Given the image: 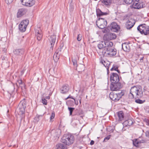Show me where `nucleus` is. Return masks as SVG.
<instances>
[{
  "instance_id": "nucleus-1",
  "label": "nucleus",
  "mask_w": 149,
  "mask_h": 149,
  "mask_svg": "<svg viewBox=\"0 0 149 149\" xmlns=\"http://www.w3.org/2000/svg\"><path fill=\"white\" fill-rule=\"evenodd\" d=\"M143 95L142 87L140 86H134L131 87L129 94L128 97L130 99H132L134 97L140 98Z\"/></svg>"
},
{
  "instance_id": "nucleus-2",
  "label": "nucleus",
  "mask_w": 149,
  "mask_h": 149,
  "mask_svg": "<svg viewBox=\"0 0 149 149\" xmlns=\"http://www.w3.org/2000/svg\"><path fill=\"white\" fill-rule=\"evenodd\" d=\"M74 136L71 134H64L62 137L61 141L65 145L69 146L74 142Z\"/></svg>"
},
{
  "instance_id": "nucleus-3",
  "label": "nucleus",
  "mask_w": 149,
  "mask_h": 149,
  "mask_svg": "<svg viewBox=\"0 0 149 149\" xmlns=\"http://www.w3.org/2000/svg\"><path fill=\"white\" fill-rule=\"evenodd\" d=\"M124 94V92L123 91H120L118 93L112 92L109 94V97L113 101L116 102L119 100Z\"/></svg>"
},
{
  "instance_id": "nucleus-4",
  "label": "nucleus",
  "mask_w": 149,
  "mask_h": 149,
  "mask_svg": "<svg viewBox=\"0 0 149 149\" xmlns=\"http://www.w3.org/2000/svg\"><path fill=\"white\" fill-rule=\"evenodd\" d=\"M137 29L142 34H149V26L145 24H141L137 27Z\"/></svg>"
},
{
  "instance_id": "nucleus-5",
  "label": "nucleus",
  "mask_w": 149,
  "mask_h": 149,
  "mask_svg": "<svg viewBox=\"0 0 149 149\" xmlns=\"http://www.w3.org/2000/svg\"><path fill=\"white\" fill-rule=\"evenodd\" d=\"M107 24L106 20L102 18H99L96 22L97 26L101 29L104 28L106 26Z\"/></svg>"
},
{
  "instance_id": "nucleus-6",
  "label": "nucleus",
  "mask_w": 149,
  "mask_h": 149,
  "mask_svg": "<svg viewBox=\"0 0 149 149\" xmlns=\"http://www.w3.org/2000/svg\"><path fill=\"white\" fill-rule=\"evenodd\" d=\"M102 53L103 55L107 56H113L116 53V51L112 48L107 49V50L104 49Z\"/></svg>"
},
{
  "instance_id": "nucleus-7",
  "label": "nucleus",
  "mask_w": 149,
  "mask_h": 149,
  "mask_svg": "<svg viewBox=\"0 0 149 149\" xmlns=\"http://www.w3.org/2000/svg\"><path fill=\"white\" fill-rule=\"evenodd\" d=\"M29 24V21L28 19L22 21L19 25V29L20 31L22 32H24Z\"/></svg>"
},
{
  "instance_id": "nucleus-8",
  "label": "nucleus",
  "mask_w": 149,
  "mask_h": 149,
  "mask_svg": "<svg viewBox=\"0 0 149 149\" xmlns=\"http://www.w3.org/2000/svg\"><path fill=\"white\" fill-rule=\"evenodd\" d=\"M117 37L116 35L113 33H108L104 34L103 39L104 40H111L115 39Z\"/></svg>"
},
{
  "instance_id": "nucleus-9",
  "label": "nucleus",
  "mask_w": 149,
  "mask_h": 149,
  "mask_svg": "<svg viewBox=\"0 0 149 149\" xmlns=\"http://www.w3.org/2000/svg\"><path fill=\"white\" fill-rule=\"evenodd\" d=\"M26 107V105L25 103L23 102H20L17 109L18 114L19 115L24 114L25 112Z\"/></svg>"
},
{
  "instance_id": "nucleus-10",
  "label": "nucleus",
  "mask_w": 149,
  "mask_h": 149,
  "mask_svg": "<svg viewBox=\"0 0 149 149\" xmlns=\"http://www.w3.org/2000/svg\"><path fill=\"white\" fill-rule=\"evenodd\" d=\"M110 88L111 90L112 91H118L121 88V84L120 82L111 83Z\"/></svg>"
},
{
  "instance_id": "nucleus-11",
  "label": "nucleus",
  "mask_w": 149,
  "mask_h": 149,
  "mask_svg": "<svg viewBox=\"0 0 149 149\" xmlns=\"http://www.w3.org/2000/svg\"><path fill=\"white\" fill-rule=\"evenodd\" d=\"M35 35L38 40H40L42 37V31L40 27H36L35 29Z\"/></svg>"
},
{
  "instance_id": "nucleus-12",
  "label": "nucleus",
  "mask_w": 149,
  "mask_h": 149,
  "mask_svg": "<svg viewBox=\"0 0 149 149\" xmlns=\"http://www.w3.org/2000/svg\"><path fill=\"white\" fill-rule=\"evenodd\" d=\"M21 1L23 5L28 7L32 6L35 2V0H21Z\"/></svg>"
},
{
  "instance_id": "nucleus-13",
  "label": "nucleus",
  "mask_w": 149,
  "mask_h": 149,
  "mask_svg": "<svg viewBox=\"0 0 149 149\" xmlns=\"http://www.w3.org/2000/svg\"><path fill=\"white\" fill-rule=\"evenodd\" d=\"M63 46H60L58 49L56 50L53 56V58L54 61L56 62L59 59L61 52Z\"/></svg>"
},
{
  "instance_id": "nucleus-14",
  "label": "nucleus",
  "mask_w": 149,
  "mask_h": 149,
  "mask_svg": "<svg viewBox=\"0 0 149 149\" xmlns=\"http://www.w3.org/2000/svg\"><path fill=\"white\" fill-rule=\"evenodd\" d=\"M110 79L112 83L119 82V78L118 75L117 73H113L110 75Z\"/></svg>"
},
{
  "instance_id": "nucleus-15",
  "label": "nucleus",
  "mask_w": 149,
  "mask_h": 149,
  "mask_svg": "<svg viewBox=\"0 0 149 149\" xmlns=\"http://www.w3.org/2000/svg\"><path fill=\"white\" fill-rule=\"evenodd\" d=\"M49 42L50 44V49L52 50L55 43L56 40V36L54 34L51 36L49 38Z\"/></svg>"
},
{
  "instance_id": "nucleus-16",
  "label": "nucleus",
  "mask_w": 149,
  "mask_h": 149,
  "mask_svg": "<svg viewBox=\"0 0 149 149\" xmlns=\"http://www.w3.org/2000/svg\"><path fill=\"white\" fill-rule=\"evenodd\" d=\"M111 30L114 32H117L120 29V26L117 23L113 22L110 25Z\"/></svg>"
},
{
  "instance_id": "nucleus-17",
  "label": "nucleus",
  "mask_w": 149,
  "mask_h": 149,
  "mask_svg": "<svg viewBox=\"0 0 149 149\" xmlns=\"http://www.w3.org/2000/svg\"><path fill=\"white\" fill-rule=\"evenodd\" d=\"M69 90V87L67 84H64L60 88V93L63 94L67 93Z\"/></svg>"
},
{
  "instance_id": "nucleus-18",
  "label": "nucleus",
  "mask_w": 149,
  "mask_h": 149,
  "mask_svg": "<svg viewBox=\"0 0 149 149\" xmlns=\"http://www.w3.org/2000/svg\"><path fill=\"white\" fill-rule=\"evenodd\" d=\"M134 8L139 9L143 7V3L139 1H135L133 4Z\"/></svg>"
},
{
  "instance_id": "nucleus-19",
  "label": "nucleus",
  "mask_w": 149,
  "mask_h": 149,
  "mask_svg": "<svg viewBox=\"0 0 149 149\" xmlns=\"http://www.w3.org/2000/svg\"><path fill=\"white\" fill-rule=\"evenodd\" d=\"M145 142V141L144 140H140L139 139H134L133 140V143L134 145L136 147H139L141 143Z\"/></svg>"
},
{
  "instance_id": "nucleus-20",
  "label": "nucleus",
  "mask_w": 149,
  "mask_h": 149,
  "mask_svg": "<svg viewBox=\"0 0 149 149\" xmlns=\"http://www.w3.org/2000/svg\"><path fill=\"white\" fill-rule=\"evenodd\" d=\"M17 82L18 83L16 84L17 86L20 87L22 91H25L26 89V86L22 80L21 79H19L17 80Z\"/></svg>"
},
{
  "instance_id": "nucleus-21",
  "label": "nucleus",
  "mask_w": 149,
  "mask_h": 149,
  "mask_svg": "<svg viewBox=\"0 0 149 149\" xmlns=\"http://www.w3.org/2000/svg\"><path fill=\"white\" fill-rule=\"evenodd\" d=\"M134 21L132 19L127 21L125 24L126 28L127 29H130L134 26Z\"/></svg>"
},
{
  "instance_id": "nucleus-22",
  "label": "nucleus",
  "mask_w": 149,
  "mask_h": 149,
  "mask_svg": "<svg viewBox=\"0 0 149 149\" xmlns=\"http://www.w3.org/2000/svg\"><path fill=\"white\" fill-rule=\"evenodd\" d=\"M26 12V10L25 9L21 8L19 9L17 14V17H21L25 14Z\"/></svg>"
},
{
  "instance_id": "nucleus-23",
  "label": "nucleus",
  "mask_w": 149,
  "mask_h": 149,
  "mask_svg": "<svg viewBox=\"0 0 149 149\" xmlns=\"http://www.w3.org/2000/svg\"><path fill=\"white\" fill-rule=\"evenodd\" d=\"M113 46V43L111 41L105 42L104 43V49L107 50V49L111 48V47Z\"/></svg>"
},
{
  "instance_id": "nucleus-24",
  "label": "nucleus",
  "mask_w": 149,
  "mask_h": 149,
  "mask_svg": "<svg viewBox=\"0 0 149 149\" xmlns=\"http://www.w3.org/2000/svg\"><path fill=\"white\" fill-rule=\"evenodd\" d=\"M119 121H122L124 119V114L123 111H120L117 113Z\"/></svg>"
},
{
  "instance_id": "nucleus-25",
  "label": "nucleus",
  "mask_w": 149,
  "mask_h": 149,
  "mask_svg": "<svg viewBox=\"0 0 149 149\" xmlns=\"http://www.w3.org/2000/svg\"><path fill=\"white\" fill-rule=\"evenodd\" d=\"M100 62L105 67H107L108 68H109L110 63L109 61L107 60L104 61V60L102 59L100 60Z\"/></svg>"
},
{
  "instance_id": "nucleus-26",
  "label": "nucleus",
  "mask_w": 149,
  "mask_h": 149,
  "mask_svg": "<svg viewBox=\"0 0 149 149\" xmlns=\"http://www.w3.org/2000/svg\"><path fill=\"white\" fill-rule=\"evenodd\" d=\"M122 48L125 52H129L130 51V48L129 45L125 43L122 45Z\"/></svg>"
},
{
  "instance_id": "nucleus-27",
  "label": "nucleus",
  "mask_w": 149,
  "mask_h": 149,
  "mask_svg": "<svg viewBox=\"0 0 149 149\" xmlns=\"http://www.w3.org/2000/svg\"><path fill=\"white\" fill-rule=\"evenodd\" d=\"M133 123V122L132 119H130L125 121L123 124L125 126H127L131 125Z\"/></svg>"
},
{
  "instance_id": "nucleus-28",
  "label": "nucleus",
  "mask_w": 149,
  "mask_h": 149,
  "mask_svg": "<svg viewBox=\"0 0 149 149\" xmlns=\"http://www.w3.org/2000/svg\"><path fill=\"white\" fill-rule=\"evenodd\" d=\"M76 70L79 72H81L84 70L85 66L82 64H80L76 67Z\"/></svg>"
},
{
  "instance_id": "nucleus-29",
  "label": "nucleus",
  "mask_w": 149,
  "mask_h": 149,
  "mask_svg": "<svg viewBox=\"0 0 149 149\" xmlns=\"http://www.w3.org/2000/svg\"><path fill=\"white\" fill-rule=\"evenodd\" d=\"M14 54L17 55L21 56L24 53V51L22 49H17L14 51Z\"/></svg>"
},
{
  "instance_id": "nucleus-30",
  "label": "nucleus",
  "mask_w": 149,
  "mask_h": 149,
  "mask_svg": "<svg viewBox=\"0 0 149 149\" xmlns=\"http://www.w3.org/2000/svg\"><path fill=\"white\" fill-rule=\"evenodd\" d=\"M96 13L98 17H101L102 15H106L107 14V13L102 12L101 10L99 9H96Z\"/></svg>"
},
{
  "instance_id": "nucleus-31",
  "label": "nucleus",
  "mask_w": 149,
  "mask_h": 149,
  "mask_svg": "<svg viewBox=\"0 0 149 149\" xmlns=\"http://www.w3.org/2000/svg\"><path fill=\"white\" fill-rule=\"evenodd\" d=\"M56 147L57 149H66L65 146L61 143L57 144L56 145Z\"/></svg>"
},
{
  "instance_id": "nucleus-32",
  "label": "nucleus",
  "mask_w": 149,
  "mask_h": 149,
  "mask_svg": "<svg viewBox=\"0 0 149 149\" xmlns=\"http://www.w3.org/2000/svg\"><path fill=\"white\" fill-rule=\"evenodd\" d=\"M104 41H102L97 45V47L99 49H101L104 48Z\"/></svg>"
},
{
  "instance_id": "nucleus-33",
  "label": "nucleus",
  "mask_w": 149,
  "mask_h": 149,
  "mask_svg": "<svg viewBox=\"0 0 149 149\" xmlns=\"http://www.w3.org/2000/svg\"><path fill=\"white\" fill-rule=\"evenodd\" d=\"M111 1L112 0H103L102 2L104 5L109 6L111 4Z\"/></svg>"
},
{
  "instance_id": "nucleus-34",
  "label": "nucleus",
  "mask_w": 149,
  "mask_h": 149,
  "mask_svg": "<svg viewBox=\"0 0 149 149\" xmlns=\"http://www.w3.org/2000/svg\"><path fill=\"white\" fill-rule=\"evenodd\" d=\"M111 71L115 70L118 73L120 72V71L118 70V68L115 66H113L112 68L110 69Z\"/></svg>"
},
{
  "instance_id": "nucleus-35",
  "label": "nucleus",
  "mask_w": 149,
  "mask_h": 149,
  "mask_svg": "<svg viewBox=\"0 0 149 149\" xmlns=\"http://www.w3.org/2000/svg\"><path fill=\"white\" fill-rule=\"evenodd\" d=\"M72 61L73 63V65L75 67H77V61L76 59L73 58H72Z\"/></svg>"
},
{
  "instance_id": "nucleus-36",
  "label": "nucleus",
  "mask_w": 149,
  "mask_h": 149,
  "mask_svg": "<svg viewBox=\"0 0 149 149\" xmlns=\"http://www.w3.org/2000/svg\"><path fill=\"white\" fill-rule=\"evenodd\" d=\"M42 102L43 104L46 105L47 104V101L46 99L44 98H42Z\"/></svg>"
},
{
  "instance_id": "nucleus-37",
  "label": "nucleus",
  "mask_w": 149,
  "mask_h": 149,
  "mask_svg": "<svg viewBox=\"0 0 149 149\" xmlns=\"http://www.w3.org/2000/svg\"><path fill=\"white\" fill-rule=\"evenodd\" d=\"M145 101V100H142L140 99H137L135 100V102H136L137 103L139 104H142Z\"/></svg>"
},
{
  "instance_id": "nucleus-38",
  "label": "nucleus",
  "mask_w": 149,
  "mask_h": 149,
  "mask_svg": "<svg viewBox=\"0 0 149 149\" xmlns=\"http://www.w3.org/2000/svg\"><path fill=\"white\" fill-rule=\"evenodd\" d=\"M134 0H124V2L127 4L132 3Z\"/></svg>"
},
{
  "instance_id": "nucleus-39",
  "label": "nucleus",
  "mask_w": 149,
  "mask_h": 149,
  "mask_svg": "<svg viewBox=\"0 0 149 149\" xmlns=\"http://www.w3.org/2000/svg\"><path fill=\"white\" fill-rule=\"evenodd\" d=\"M68 109L70 111V115H72V112L74 110V108L68 107Z\"/></svg>"
},
{
  "instance_id": "nucleus-40",
  "label": "nucleus",
  "mask_w": 149,
  "mask_h": 149,
  "mask_svg": "<svg viewBox=\"0 0 149 149\" xmlns=\"http://www.w3.org/2000/svg\"><path fill=\"white\" fill-rule=\"evenodd\" d=\"M82 35L81 34H79L78 35L77 38V39L78 41H80L82 38Z\"/></svg>"
},
{
  "instance_id": "nucleus-41",
  "label": "nucleus",
  "mask_w": 149,
  "mask_h": 149,
  "mask_svg": "<svg viewBox=\"0 0 149 149\" xmlns=\"http://www.w3.org/2000/svg\"><path fill=\"white\" fill-rule=\"evenodd\" d=\"M111 136L110 135L109 136H108L107 137H105L104 139V142H106V141H108L110 139Z\"/></svg>"
},
{
  "instance_id": "nucleus-42",
  "label": "nucleus",
  "mask_w": 149,
  "mask_h": 149,
  "mask_svg": "<svg viewBox=\"0 0 149 149\" xmlns=\"http://www.w3.org/2000/svg\"><path fill=\"white\" fill-rule=\"evenodd\" d=\"M13 0H5L6 2L8 4H10L12 3Z\"/></svg>"
},
{
  "instance_id": "nucleus-43",
  "label": "nucleus",
  "mask_w": 149,
  "mask_h": 149,
  "mask_svg": "<svg viewBox=\"0 0 149 149\" xmlns=\"http://www.w3.org/2000/svg\"><path fill=\"white\" fill-rule=\"evenodd\" d=\"M54 116H55L54 112L53 111L52 112L51 116L50 117L51 120L52 119H53L54 117Z\"/></svg>"
},
{
  "instance_id": "nucleus-44",
  "label": "nucleus",
  "mask_w": 149,
  "mask_h": 149,
  "mask_svg": "<svg viewBox=\"0 0 149 149\" xmlns=\"http://www.w3.org/2000/svg\"><path fill=\"white\" fill-rule=\"evenodd\" d=\"M68 98H71V99H73L74 100V101H75V99L72 96L69 95L65 99L67 100Z\"/></svg>"
},
{
  "instance_id": "nucleus-45",
  "label": "nucleus",
  "mask_w": 149,
  "mask_h": 149,
  "mask_svg": "<svg viewBox=\"0 0 149 149\" xmlns=\"http://www.w3.org/2000/svg\"><path fill=\"white\" fill-rule=\"evenodd\" d=\"M146 136L149 138V131H146L145 133Z\"/></svg>"
},
{
  "instance_id": "nucleus-46",
  "label": "nucleus",
  "mask_w": 149,
  "mask_h": 149,
  "mask_svg": "<svg viewBox=\"0 0 149 149\" xmlns=\"http://www.w3.org/2000/svg\"><path fill=\"white\" fill-rule=\"evenodd\" d=\"M145 121L146 123V124L149 126V120L148 119H146L145 120Z\"/></svg>"
},
{
  "instance_id": "nucleus-47",
  "label": "nucleus",
  "mask_w": 149,
  "mask_h": 149,
  "mask_svg": "<svg viewBox=\"0 0 149 149\" xmlns=\"http://www.w3.org/2000/svg\"><path fill=\"white\" fill-rule=\"evenodd\" d=\"M94 143V141H93L92 140V141H91L90 142V144L91 145H93Z\"/></svg>"
},
{
  "instance_id": "nucleus-48",
  "label": "nucleus",
  "mask_w": 149,
  "mask_h": 149,
  "mask_svg": "<svg viewBox=\"0 0 149 149\" xmlns=\"http://www.w3.org/2000/svg\"><path fill=\"white\" fill-rule=\"evenodd\" d=\"M46 99H50V97L49 96H47L46 97Z\"/></svg>"
},
{
  "instance_id": "nucleus-49",
  "label": "nucleus",
  "mask_w": 149,
  "mask_h": 149,
  "mask_svg": "<svg viewBox=\"0 0 149 149\" xmlns=\"http://www.w3.org/2000/svg\"><path fill=\"white\" fill-rule=\"evenodd\" d=\"M113 131H114V130L113 129L112 130H110V132H113Z\"/></svg>"
},
{
  "instance_id": "nucleus-50",
  "label": "nucleus",
  "mask_w": 149,
  "mask_h": 149,
  "mask_svg": "<svg viewBox=\"0 0 149 149\" xmlns=\"http://www.w3.org/2000/svg\"><path fill=\"white\" fill-rule=\"evenodd\" d=\"M75 102V104H76V105H77L78 104V102H76V101H74Z\"/></svg>"
},
{
  "instance_id": "nucleus-51",
  "label": "nucleus",
  "mask_w": 149,
  "mask_h": 149,
  "mask_svg": "<svg viewBox=\"0 0 149 149\" xmlns=\"http://www.w3.org/2000/svg\"><path fill=\"white\" fill-rule=\"evenodd\" d=\"M105 29H105L103 31V33H105L106 32H105Z\"/></svg>"
},
{
  "instance_id": "nucleus-52",
  "label": "nucleus",
  "mask_w": 149,
  "mask_h": 149,
  "mask_svg": "<svg viewBox=\"0 0 149 149\" xmlns=\"http://www.w3.org/2000/svg\"><path fill=\"white\" fill-rule=\"evenodd\" d=\"M81 99H80V100H79V103H80V104H81Z\"/></svg>"
},
{
  "instance_id": "nucleus-53",
  "label": "nucleus",
  "mask_w": 149,
  "mask_h": 149,
  "mask_svg": "<svg viewBox=\"0 0 149 149\" xmlns=\"http://www.w3.org/2000/svg\"><path fill=\"white\" fill-rule=\"evenodd\" d=\"M148 81L149 82V77L148 78Z\"/></svg>"
},
{
  "instance_id": "nucleus-54",
  "label": "nucleus",
  "mask_w": 149,
  "mask_h": 149,
  "mask_svg": "<svg viewBox=\"0 0 149 149\" xmlns=\"http://www.w3.org/2000/svg\"><path fill=\"white\" fill-rule=\"evenodd\" d=\"M142 58H141V59H142Z\"/></svg>"
}]
</instances>
